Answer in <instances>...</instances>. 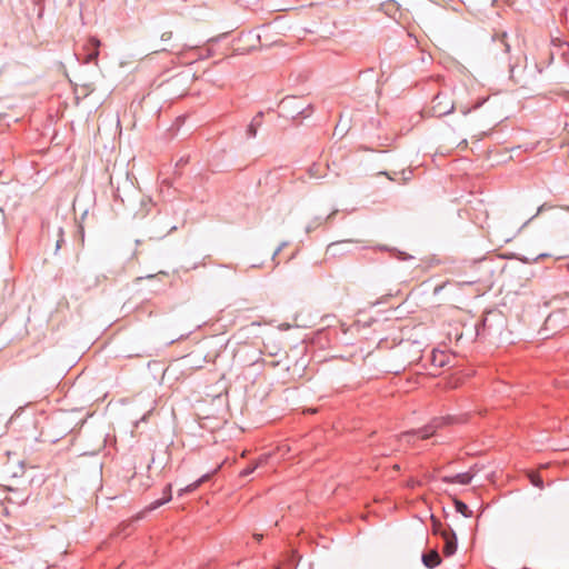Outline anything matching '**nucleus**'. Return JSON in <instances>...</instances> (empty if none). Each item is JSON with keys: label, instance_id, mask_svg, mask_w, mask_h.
Returning <instances> with one entry per match:
<instances>
[{"label": "nucleus", "instance_id": "9d476101", "mask_svg": "<svg viewBox=\"0 0 569 569\" xmlns=\"http://www.w3.org/2000/svg\"><path fill=\"white\" fill-rule=\"evenodd\" d=\"M351 244H353V242L351 240L337 241V242L330 243L328 247V250L332 251L333 254H337V253L342 254V253L349 251V249H347V247L351 246Z\"/></svg>", "mask_w": 569, "mask_h": 569}, {"label": "nucleus", "instance_id": "aec40b11", "mask_svg": "<svg viewBox=\"0 0 569 569\" xmlns=\"http://www.w3.org/2000/svg\"><path fill=\"white\" fill-rule=\"evenodd\" d=\"M552 207L549 206L548 203H543L541 204L538 209H537V212L536 214H533L525 224H527L528 222H530L533 218H536L538 214H540L541 212H543L545 210H548V209H551Z\"/></svg>", "mask_w": 569, "mask_h": 569}, {"label": "nucleus", "instance_id": "f257e3e1", "mask_svg": "<svg viewBox=\"0 0 569 569\" xmlns=\"http://www.w3.org/2000/svg\"><path fill=\"white\" fill-rule=\"evenodd\" d=\"M279 114L284 118L296 120L298 118L306 119L313 112V106L311 103H305L302 98L299 97H286L279 103Z\"/></svg>", "mask_w": 569, "mask_h": 569}, {"label": "nucleus", "instance_id": "72a5a7b5", "mask_svg": "<svg viewBox=\"0 0 569 569\" xmlns=\"http://www.w3.org/2000/svg\"><path fill=\"white\" fill-rule=\"evenodd\" d=\"M146 278H148V279H152V278H154V276H153V274H149V276H147Z\"/></svg>", "mask_w": 569, "mask_h": 569}, {"label": "nucleus", "instance_id": "473e14b6", "mask_svg": "<svg viewBox=\"0 0 569 569\" xmlns=\"http://www.w3.org/2000/svg\"><path fill=\"white\" fill-rule=\"evenodd\" d=\"M184 160L183 159H180V161L177 163V166L179 164H183Z\"/></svg>", "mask_w": 569, "mask_h": 569}, {"label": "nucleus", "instance_id": "f704fd0d", "mask_svg": "<svg viewBox=\"0 0 569 569\" xmlns=\"http://www.w3.org/2000/svg\"><path fill=\"white\" fill-rule=\"evenodd\" d=\"M562 209L569 211V206H565V207H562Z\"/></svg>", "mask_w": 569, "mask_h": 569}, {"label": "nucleus", "instance_id": "423d86ee", "mask_svg": "<svg viewBox=\"0 0 569 569\" xmlns=\"http://www.w3.org/2000/svg\"><path fill=\"white\" fill-rule=\"evenodd\" d=\"M172 499V492H171V485H167L163 489V497L161 499H157L153 502H151L143 512L139 513L136 518V520H139L143 517V513L147 511H153L158 509L159 507L163 506L164 503L169 502Z\"/></svg>", "mask_w": 569, "mask_h": 569}, {"label": "nucleus", "instance_id": "2eb2a0df", "mask_svg": "<svg viewBox=\"0 0 569 569\" xmlns=\"http://www.w3.org/2000/svg\"><path fill=\"white\" fill-rule=\"evenodd\" d=\"M267 460V457H261L258 462L248 466L240 472V477H248L250 476L262 462Z\"/></svg>", "mask_w": 569, "mask_h": 569}, {"label": "nucleus", "instance_id": "f3484780", "mask_svg": "<svg viewBox=\"0 0 569 569\" xmlns=\"http://www.w3.org/2000/svg\"><path fill=\"white\" fill-rule=\"evenodd\" d=\"M431 521H432V532L435 535H439L441 537V532L448 530V528H442L441 522L438 519H436L433 516L431 517Z\"/></svg>", "mask_w": 569, "mask_h": 569}, {"label": "nucleus", "instance_id": "a211bd4d", "mask_svg": "<svg viewBox=\"0 0 569 569\" xmlns=\"http://www.w3.org/2000/svg\"><path fill=\"white\" fill-rule=\"evenodd\" d=\"M262 118H263V112H261V111H260V112H258V113L252 118V120H251V122H250V123H252L253 126H256V127H258V128H259V127L261 126V123H262Z\"/></svg>", "mask_w": 569, "mask_h": 569}, {"label": "nucleus", "instance_id": "4be33fe9", "mask_svg": "<svg viewBox=\"0 0 569 569\" xmlns=\"http://www.w3.org/2000/svg\"><path fill=\"white\" fill-rule=\"evenodd\" d=\"M113 198L117 201H120L121 203H124V198L122 197L120 192V187L113 188Z\"/></svg>", "mask_w": 569, "mask_h": 569}, {"label": "nucleus", "instance_id": "2f4dec72", "mask_svg": "<svg viewBox=\"0 0 569 569\" xmlns=\"http://www.w3.org/2000/svg\"><path fill=\"white\" fill-rule=\"evenodd\" d=\"M380 173L387 176L390 180H393V178L390 177L388 172H380Z\"/></svg>", "mask_w": 569, "mask_h": 569}, {"label": "nucleus", "instance_id": "f8f14e48", "mask_svg": "<svg viewBox=\"0 0 569 569\" xmlns=\"http://www.w3.org/2000/svg\"><path fill=\"white\" fill-rule=\"evenodd\" d=\"M336 211H333L331 214H329L327 218L322 217H316L313 218L307 226H306V232L310 233L313 230H316L319 226H321L325 221H327L331 216H333Z\"/></svg>", "mask_w": 569, "mask_h": 569}, {"label": "nucleus", "instance_id": "0eeeda50", "mask_svg": "<svg viewBox=\"0 0 569 569\" xmlns=\"http://www.w3.org/2000/svg\"><path fill=\"white\" fill-rule=\"evenodd\" d=\"M216 471H217V469L213 470V472H207L203 476H201L198 480H196L192 483L181 488L178 491V497H183L184 495H188V493H191V492L196 491L203 482L208 481Z\"/></svg>", "mask_w": 569, "mask_h": 569}, {"label": "nucleus", "instance_id": "4468645a", "mask_svg": "<svg viewBox=\"0 0 569 569\" xmlns=\"http://www.w3.org/2000/svg\"><path fill=\"white\" fill-rule=\"evenodd\" d=\"M507 38H508V36L506 32L497 34L493 38V40L502 47V50L505 53H509V51H510V44L508 43Z\"/></svg>", "mask_w": 569, "mask_h": 569}, {"label": "nucleus", "instance_id": "f03ea898", "mask_svg": "<svg viewBox=\"0 0 569 569\" xmlns=\"http://www.w3.org/2000/svg\"><path fill=\"white\" fill-rule=\"evenodd\" d=\"M455 422L453 417H439L432 419L428 425L423 426L419 429H412L406 432H402L399 436V441L401 443L406 442L411 445L416 438L428 439L436 433V431L442 428L446 425H450Z\"/></svg>", "mask_w": 569, "mask_h": 569}, {"label": "nucleus", "instance_id": "bb28decb", "mask_svg": "<svg viewBox=\"0 0 569 569\" xmlns=\"http://www.w3.org/2000/svg\"><path fill=\"white\" fill-rule=\"evenodd\" d=\"M510 78L512 80H515V82H519L518 80H516L515 78V66L513 64H510Z\"/></svg>", "mask_w": 569, "mask_h": 569}, {"label": "nucleus", "instance_id": "393cba45", "mask_svg": "<svg viewBox=\"0 0 569 569\" xmlns=\"http://www.w3.org/2000/svg\"><path fill=\"white\" fill-rule=\"evenodd\" d=\"M531 482H532L533 486L542 488L543 482H542V480L539 477L532 478Z\"/></svg>", "mask_w": 569, "mask_h": 569}, {"label": "nucleus", "instance_id": "7c9ffc66", "mask_svg": "<svg viewBox=\"0 0 569 569\" xmlns=\"http://www.w3.org/2000/svg\"><path fill=\"white\" fill-rule=\"evenodd\" d=\"M543 257H547V254H546V253H540V254L536 258V260L541 259V258H543Z\"/></svg>", "mask_w": 569, "mask_h": 569}, {"label": "nucleus", "instance_id": "c85d7f7f", "mask_svg": "<svg viewBox=\"0 0 569 569\" xmlns=\"http://www.w3.org/2000/svg\"><path fill=\"white\" fill-rule=\"evenodd\" d=\"M310 174H311L312 177H316V170H315V168H313V167L310 169Z\"/></svg>", "mask_w": 569, "mask_h": 569}, {"label": "nucleus", "instance_id": "c756f323", "mask_svg": "<svg viewBox=\"0 0 569 569\" xmlns=\"http://www.w3.org/2000/svg\"><path fill=\"white\" fill-rule=\"evenodd\" d=\"M552 318H553V316H552V315H550V316L547 318L546 322H547V323L551 322V321H552Z\"/></svg>", "mask_w": 569, "mask_h": 569}, {"label": "nucleus", "instance_id": "7ed1b4c3", "mask_svg": "<svg viewBox=\"0 0 569 569\" xmlns=\"http://www.w3.org/2000/svg\"><path fill=\"white\" fill-rule=\"evenodd\" d=\"M455 104L446 94L438 93L433 100L430 109V113L433 117H443L453 111Z\"/></svg>", "mask_w": 569, "mask_h": 569}, {"label": "nucleus", "instance_id": "1a4fd4ad", "mask_svg": "<svg viewBox=\"0 0 569 569\" xmlns=\"http://www.w3.org/2000/svg\"><path fill=\"white\" fill-rule=\"evenodd\" d=\"M421 561L427 568L433 569L440 565L441 558L438 551L436 549H432L428 552L422 553Z\"/></svg>", "mask_w": 569, "mask_h": 569}, {"label": "nucleus", "instance_id": "20e7f679", "mask_svg": "<svg viewBox=\"0 0 569 569\" xmlns=\"http://www.w3.org/2000/svg\"><path fill=\"white\" fill-rule=\"evenodd\" d=\"M441 538L443 540L442 552L446 557H451L456 553L458 547V540L456 532L452 528H448L447 531L441 532Z\"/></svg>", "mask_w": 569, "mask_h": 569}, {"label": "nucleus", "instance_id": "39448f33", "mask_svg": "<svg viewBox=\"0 0 569 569\" xmlns=\"http://www.w3.org/2000/svg\"><path fill=\"white\" fill-rule=\"evenodd\" d=\"M100 44V40L96 37H91L88 39L84 46V50L87 51V53L83 58V63H97Z\"/></svg>", "mask_w": 569, "mask_h": 569}, {"label": "nucleus", "instance_id": "dca6fc26", "mask_svg": "<svg viewBox=\"0 0 569 569\" xmlns=\"http://www.w3.org/2000/svg\"><path fill=\"white\" fill-rule=\"evenodd\" d=\"M63 236H64V232H63L62 227H58L57 228V240H56L54 253H57L61 249V247H62V244L64 242Z\"/></svg>", "mask_w": 569, "mask_h": 569}, {"label": "nucleus", "instance_id": "b1692460", "mask_svg": "<svg viewBox=\"0 0 569 569\" xmlns=\"http://www.w3.org/2000/svg\"><path fill=\"white\" fill-rule=\"evenodd\" d=\"M287 246V242H282L273 252L272 260L276 259V257L280 253V251Z\"/></svg>", "mask_w": 569, "mask_h": 569}, {"label": "nucleus", "instance_id": "cd10ccee", "mask_svg": "<svg viewBox=\"0 0 569 569\" xmlns=\"http://www.w3.org/2000/svg\"><path fill=\"white\" fill-rule=\"evenodd\" d=\"M262 537H263V536H262L261 533H254V535H253V538H254L258 542H260V541L262 540Z\"/></svg>", "mask_w": 569, "mask_h": 569}, {"label": "nucleus", "instance_id": "412c9836", "mask_svg": "<svg viewBox=\"0 0 569 569\" xmlns=\"http://www.w3.org/2000/svg\"><path fill=\"white\" fill-rule=\"evenodd\" d=\"M396 259L398 260H409V259H412V256L406 253V252H402V251H395V256H393Z\"/></svg>", "mask_w": 569, "mask_h": 569}, {"label": "nucleus", "instance_id": "a878e982", "mask_svg": "<svg viewBox=\"0 0 569 569\" xmlns=\"http://www.w3.org/2000/svg\"><path fill=\"white\" fill-rule=\"evenodd\" d=\"M172 38V32L171 31H166L161 34V40L162 41H169L170 39Z\"/></svg>", "mask_w": 569, "mask_h": 569}, {"label": "nucleus", "instance_id": "5701e85b", "mask_svg": "<svg viewBox=\"0 0 569 569\" xmlns=\"http://www.w3.org/2000/svg\"><path fill=\"white\" fill-rule=\"evenodd\" d=\"M123 184L129 191L134 192L133 183L128 179V177H126Z\"/></svg>", "mask_w": 569, "mask_h": 569}, {"label": "nucleus", "instance_id": "9b49d317", "mask_svg": "<svg viewBox=\"0 0 569 569\" xmlns=\"http://www.w3.org/2000/svg\"><path fill=\"white\" fill-rule=\"evenodd\" d=\"M448 358L449 357L445 352H437L433 350L431 353V363L437 368H442L447 365Z\"/></svg>", "mask_w": 569, "mask_h": 569}, {"label": "nucleus", "instance_id": "ddd939ff", "mask_svg": "<svg viewBox=\"0 0 569 569\" xmlns=\"http://www.w3.org/2000/svg\"><path fill=\"white\" fill-rule=\"evenodd\" d=\"M455 508L456 511L461 513L465 518H470L472 516V511L469 509V507L461 500L455 499Z\"/></svg>", "mask_w": 569, "mask_h": 569}, {"label": "nucleus", "instance_id": "6e6552de", "mask_svg": "<svg viewBox=\"0 0 569 569\" xmlns=\"http://www.w3.org/2000/svg\"><path fill=\"white\" fill-rule=\"evenodd\" d=\"M472 478H473V473L468 471V472L457 473L455 476H445L441 478V481L445 483L469 485L471 482Z\"/></svg>", "mask_w": 569, "mask_h": 569}, {"label": "nucleus", "instance_id": "6ab92c4d", "mask_svg": "<svg viewBox=\"0 0 569 569\" xmlns=\"http://www.w3.org/2000/svg\"><path fill=\"white\" fill-rule=\"evenodd\" d=\"M257 131H258V127L253 126L252 123H250L247 128V137L248 138H256L257 136Z\"/></svg>", "mask_w": 569, "mask_h": 569}]
</instances>
